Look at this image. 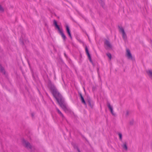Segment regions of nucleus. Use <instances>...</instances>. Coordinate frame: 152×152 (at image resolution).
<instances>
[{"instance_id": "obj_24", "label": "nucleus", "mask_w": 152, "mask_h": 152, "mask_svg": "<svg viewBox=\"0 0 152 152\" xmlns=\"http://www.w3.org/2000/svg\"><path fill=\"white\" fill-rule=\"evenodd\" d=\"M129 115V112L128 111H127L126 113V115L127 116Z\"/></svg>"}, {"instance_id": "obj_16", "label": "nucleus", "mask_w": 152, "mask_h": 152, "mask_svg": "<svg viewBox=\"0 0 152 152\" xmlns=\"http://www.w3.org/2000/svg\"><path fill=\"white\" fill-rule=\"evenodd\" d=\"M147 73L148 74V75L151 77L152 78V71L151 70H149L148 72H147Z\"/></svg>"}, {"instance_id": "obj_18", "label": "nucleus", "mask_w": 152, "mask_h": 152, "mask_svg": "<svg viewBox=\"0 0 152 152\" xmlns=\"http://www.w3.org/2000/svg\"><path fill=\"white\" fill-rule=\"evenodd\" d=\"M107 56L108 57L110 60L111 59L112 56L111 54L110 53H108L106 54Z\"/></svg>"}, {"instance_id": "obj_13", "label": "nucleus", "mask_w": 152, "mask_h": 152, "mask_svg": "<svg viewBox=\"0 0 152 152\" xmlns=\"http://www.w3.org/2000/svg\"><path fill=\"white\" fill-rule=\"evenodd\" d=\"M122 146L123 148L125 150H127L128 148L127 146L126 142H124V144L122 145Z\"/></svg>"}, {"instance_id": "obj_15", "label": "nucleus", "mask_w": 152, "mask_h": 152, "mask_svg": "<svg viewBox=\"0 0 152 152\" xmlns=\"http://www.w3.org/2000/svg\"><path fill=\"white\" fill-rule=\"evenodd\" d=\"M118 28L119 29V31H121L122 33L125 32L124 30L122 27H121L119 26Z\"/></svg>"}, {"instance_id": "obj_28", "label": "nucleus", "mask_w": 152, "mask_h": 152, "mask_svg": "<svg viewBox=\"0 0 152 152\" xmlns=\"http://www.w3.org/2000/svg\"><path fill=\"white\" fill-rule=\"evenodd\" d=\"M64 54L65 56H66V53H64Z\"/></svg>"}, {"instance_id": "obj_23", "label": "nucleus", "mask_w": 152, "mask_h": 152, "mask_svg": "<svg viewBox=\"0 0 152 152\" xmlns=\"http://www.w3.org/2000/svg\"><path fill=\"white\" fill-rule=\"evenodd\" d=\"M20 40L21 43L23 45V41L22 40H21V39H20Z\"/></svg>"}, {"instance_id": "obj_22", "label": "nucleus", "mask_w": 152, "mask_h": 152, "mask_svg": "<svg viewBox=\"0 0 152 152\" xmlns=\"http://www.w3.org/2000/svg\"><path fill=\"white\" fill-rule=\"evenodd\" d=\"M73 146L75 149H77L78 148V147L76 145H74Z\"/></svg>"}, {"instance_id": "obj_10", "label": "nucleus", "mask_w": 152, "mask_h": 152, "mask_svg": "<svg viewBox=\"0 0 152 152\" xmlns=\"http://www.w3.org/2000/svg\"><path fill=\"white\" fill-rule=\"evenodd\" d=\"M56 110L57 111L59 115L61 117H62V118H63V119H64L65 118L64 116V115H63V114L60 111V110H59V109L58 108H57L56 107Z\"/></svg>"}, {"instance_id": "obj_9", "label": "nucleus", "mask_w": 152, "mask_h": 152, "mask_svg": "<svg viewBox=\"0 0 152 152\" xmlns=\"http://www.w3.org/2000/svg\"><path fill=\"white\" fill-rule=\"evenodd\" d=\"M66 28L67 33L68 34L70 38L71 39L72 38V37L70 33V31L69 26H68V25H66Z\"/></svg>"}, {"instance_id": "obj_21", "label": "nucleus", "mask_w": 152, "mask_h": 152, "mask_svg": "<svg viewBox=\"0 0 152 152\" xmlns=\"http://www.w3.org/2000/svg\"><path fill=\"white\" fill-rule=\"evenodd\" d=\"M133 124H134V121L133 120H132L130 122V124L131 125H133Z\"/></svg>"}, {"instance_id": "obj_14", "label": "nucleus", "mask_w": 152, "mask_h": 152, "mask_svg": "<svg viewBox=\"0 0 152 152\" xmlns=\"http://www.w3.org/2000/svg\"><path fill=\"white\" fill-rule=\"evenodd\" d=\"M122 37L123 38V39L125 41L127 39V36L125 32L122 33Z\"/></svg>"}, {"instance_id": "obj_6", "label": "nucleus", "mask_w": 152, "mask_h": 152, "mask_svg": "<svg viewBox=\"0 0 152 152\" xmlns=\"http://www.w3.org/2000/svg\"><path fill=\"white\" fill-rule=\"evenodd\" d=\"M79 94L80 97V99L82 103L84 104L86 107L87 106L86 103L83 97L82 94L81 93H79Z\"/></svg>"}, {"instance_id": "obj_27", "label": "nucleus", "mask_w": 152, "mask_h": 152, "mask_svg": "<svg viewBox=\"0 0 152 152\" xmlns=\"http://www.w3.org/2000/svg\"><path fill=\"white\" fill-rule=\"evenodd\" d=\"M78 152H81L79 150V148L77 149Z\"/></svg>"}, {"instance_id": "obj_7", "label": "nucleus", "mask_w": 152, "mask_h": 152, "mask_svg": "<svg viewBox=\"0 0 152 152\" xmlns=\"http://www.w3.org/2000/svg\"><path fill=\"white\" fill-rule=\"evenodd\" d=\"M107 106L108 108H109V109L110 110L111 113H112V114L113 115H115V114L113 113V108L111 106L110 103L108 102H107Z\"/></svg>"}, {"instance_id": "obj_26", "label": "nucleus", "mask_w": 152, "mask_h": 152, "mask_svg": "<svg viewBox=\"0 0 152 152\" xmlns=\"http://www.w3.org/2000/svg\"><path fill=\"white\" fill-rule=\"evenodd\" d=\"M31 115L32 117H34V114L33 113H31Z\"/></svg>"}, {"instance_id": "obj_4", "label": "nucleus", "mask_w": 152, "mask_h": 152, "mask_svg": "<svg viewBox=\"0 0 152 152\" xmlns=\"http://www.w3.org/2000/svg\"><path fill=\"white\" fill-rule=\"evenodd\" d=\"M58 32L61 35V36L63 39V40L64 41H65L66 39V37L64 34V33L62 29L61 28V29L58 31Z\"/></svg>"}, {"instance_id": "obj_3", "label": "nucleus", "mask_w": 152, "mask_h": 152, "mask_svg": "<svg viewBox=\"0 0 152 152\" xmlns=\"http://www.w3.org/2000/svg\"><path fill=\"white\" fill-rule=\"evenodd\" d=\"M126 55L128 58L132 60H133L134 58L132 57V55L130 53V50L128 49H126Z\"/></svg>"}, {"instance_id": "obj_2", "label": "nucleus", "mask_w": 152, "mask_h": 152, "mask_svg": "<svg viewBox=\"0 0 152 152\" xmlns=\"http://www.w3.org/2000/svg\"><path fill=\"white\" fill-rule=\"evenodd\" d=\"M22 143L23 145L27 148L31 149L32 146L27 141H26L24 139L22 140Z\"/></svg>"}, {"instance_id": "obj_1", "label": "nucleus", "mask_w": 152, "mask_h": 152, "mask_svg": "<svg viewBox=\"0 0 152 152\" xmlns=\"http://www.w3.org/2000/svg\"><path fill=\"white\" fill-rule=\"evenodd\" d=\"M48 85L52 94L60 106L64 111H66L68 109L63 97L50 81L49 82Z\"/></svg>"}, {"instance_id": "obj_12", "label": "nucleus", "mask_w": 152, "mask_h": 152, "mask_svg": "<svg viewBox=\"0 0 152 152\" xmlns=\"http://www.w3.org/2000/svg\"><path fill=\"white\" fill-rule=\"evenodd\" d=\"M85 50H86V54L88 57V58H91L90 55L89 53L88 48L86 46L85 47Z\"/></svg>"}, {"instance_id": "obj_19", "label": "nucleus", "mask_w": 152, "mask_h": 152, "mask_svg": "<svg viewBox=\"0 0 152 152\" xmlns=\"http://www.w3.org/2000/svg\"><path fill=\"white\" fill-rule=\"evenodd\" d=\"M118 134V135H119V139H120V140H122V134L121 133H119Z\"/></svg>"}, {"instance_id": "obj_5", "label": "nucleus", "mask_w": 152, "mask_h": 152, "mask_svg": "<svg viewBox=\"0 0 152 152\" xmlns=\"http://www.w3.org/2000/svg\"><path fill=\"white\" fill-rule=\"evenodd\" d=\"M87 102L91 108H93L94 103L93 101L90 98H88Z\"/></svg>"}, {"instance_id": "obj_11", "label": "nucleus", "mask_w": 152, "mask_h": 152, "mask_svg": "<svg viewBox=\"0 0 152 152\" xmlns=\"http://www.w3.org/2000/svg\"><path fill=\"white\" fill-rule=\"evenodd\" d=\"M53 24L55 27L58 29V31L61 29V28H60L59 26L57 24V22L55 20H53Z\"/></svg>"}, {"instance_id": "obj_8", "label": "nucleus", "mask_w": 152, "mask_h": 152, "mask_svg": "<svg viewBox=\"0 0 152 152\" xmlns=\"http://www.w3.org/2000/svg\"><path fill=\"white\" fill-rule=\"evenodd\" d=\"M104 43L108 48H112V46L110 42L108 40L106 39L104 42Z\"/></svg>"}, {"instance_id": "obj_17", "label": "nucleus", "mask_w": 152, "mask_h": 152, "mask_svg": "<svg viewBox=\"0 0 152 152\" xmlns=\"http://www.w3.org/2000/svg\"><path fill=\"white\" fill-rule=\"evenodd\" d=\"M98 1L102 6H104V3L102 0H98Z\"/></svg>"}, {"instance_id": "obj_25", "label": "nucleus", "mask_w": 152, "mask_h": 152, "mask_svg": "<svg viewBox=\"0 0 152 152\" xmlns=\"http://www.w3.org/2000/svg\"><path fill=\"white\" fill-rule=\"evenodd\" d=\"M90 61L91 62H92V60H91V58H88Z\"/></svg>"}, {"instance_id": "obj_20", "label": "nucleus", "mask_w": 152, "mask_h": 152, "mask_svg": "<svg viewBox=\"0 0 152 152\" xmlns=\"http://www.w3.org/2000/svg\"><path fill=\"white\" fill-rule=\"evenodd\" d=\"M0 11L1 12H2L4 11V9L2 8V7L0 5Z\"/></svg>"}]
</instances>
